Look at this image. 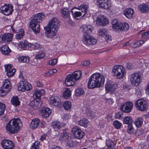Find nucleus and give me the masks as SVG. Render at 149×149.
<instances>
[{
    "label": "nucleus",
    "instance_id": "obj_1",
    "mask_svg": "<svg viewBox=\"0 0 149 149\" xmlns=\"http://www.w3.org/2000/svg\"><path fill=\"white\" fill-rule=\"evenodd\" d=\"M105 81V77L102 74L99 73L93 74L89 79L88 87L89 88L93 89L100 87L103 86Z\"/></svg>",
    "mask_w": 149,
    "mask_h": 149
},
{
    "label": "nucleus",
    "instance_id": "obj_2",
    "mask_svg": "<svg viewBox=\"0 0 149 149\" xmlns=\"http://www.w3.org/2000/svg\"><path fill=\"white\" fill-rule=\"evenodd\" d=\"M45 15L42 13L36 15L30 22L29 26L31 29L35 33H39L40 31V26L38 22H40L45 17Z\"/></svg>",
    "mask_w": 149,
    "mask_h": 149
},
{
    "label": "nucleus",
    "instance_id": "obj_3",
    "mask_svg": "<svg viewBox=\"0 0 149 149\" xmlns=\"http://www.w3.org/2000/svg\"><path fill=\"white\" fill-rule=\"evenodd\" d=\"M21 123L19 118H15L10 120L6 126V132L11 134L17 133L19 128V123Z\"/></svg>",
    "mask_w": 149,
    "mask_h": 149
},
{
    "label": "nucleus",
    "instance_id": "obj_4",
    "mask_svg": "<svg viewBox=\"0 0 149 149\" xmlns=\"http://www.w3.org/2000/svg\"><path fill=\"white\" fill-rule=\"evenodd\" d=\"M81 71H77L74 72L72 74L67 75L65 79V85L68 86L74 85L76 84L75 81L81 78Z\"/></svg>",
    "mask_w": 149,
    "mask_h": 149
},
{
    "label": "nucleus",
    "instance_id": "obj_5",
    "mask_svg": "<svg viewBox=\"0 0 149 149\" xmlns=\"http://www.w3.org/2000/svg\"><path fill=\"white\" fill-rule=\"evenodd\" d=\"M113 30L116 32L126 31L129 28V26L127 23L119 22L116 19H113L111 22Z\"/></svg>",
    "mask_w": 149,
    "mask_h": 149
},
{
    "label": "nucleus",
    "instance_id": "obj_6",
    "mask_svg": "<svg viewBox=\"0 0 149 149\" xmlns=\"http://www.w3.org/2000/svg\"><path fill=\"white\" fill-rule=\"evenodd\" d=\"M114 76L117 79L122 78L125 73V69L122 65H115L112 69Z\"/></svg>",
    "mask_w": 149,
    "mask_h": 149
},
{
    "label": "nucleus",
    "instance_id": "obj_7",
    "mask_svg": "<svg viewBox=\"0 0 149 149\" xmlns=\"http://www.w3.org/2000/svg\"><path fill=\"white\" fill-rule=\"evenodd\" d=\"M130 79L132 86H137L141 82V74L139 72L134 73L130 75Z\"/></svg>",
    "mask_w": 149,
    "mask_h": 149
},
{
    "label": "nucleus",
    "instance_id": "obj_8",
    "mask_svg": "<svg viewBox=\"0 0 149 149\" xmlns=\"http://www.w3.org/2000/svg\"><path fill=\"white\" fill-rule=\"evenodd\" d=\"M68 130L65 129L63 130V134L61 135L59 138V140L61 141L67 142V145L70 147L72 146V142L71 140V135L68 132Z\"/></svg>",
    "mask_w": 149,
    "mask_h": 149
},
{
    "label": "nucleus",
    "instance_id": "obj_9",
    "mask_svg": "<svg viewBox=\"0 0 149 149\" xmlns=\"http://www.w3.org/2000/svg\"><path fill=\"white\" fill-rule=\"evenodd\" d=\"M135 105L137 109L142 111L145 110L147 107L146 101L141 99L137 100L135 102Z\"/></svg>",
    "mask_w": 149,
    "mask_h": 149
},
{
    "label": "nucleus",
    "instance_id": "obj_10",
    "mask_svg": "<svg viewBox=\"0 0 149 149\" xmlns=\"http://www.w3.org/2000/svg\"><path fill=\"white\" fill-rule=\"evenodd\" d=\"M97 4L100 8L108 10L112 7V3L108 0H97Z\"/></svg>",
    "mask_w": 149,
    "mask_h": 149
},
{
    "label": "nucleus",
    "instance_id": "obj_11",
    "mask_svg": "<svg viewBox=\"0 0 149 149\" xmlns=\"http://www.w3.org/2000/svg\"><path fill=\"white\" fill-rule=\"evenodd\" d=\"M72 132L75 138L78 139L82 138L84 135V132L77 126L74 127L72 129Z\"/></svg>",
    "mask_w": 149,
    "mask_h": 149
},
{
    "label": "nucleus",
    "instance_id": "obj_12",
    "mask_svg": "<svg viewBox=\"0 0 149 149\" xmlns=\"http://www.w3.org/2000/svg\"><path fill=\"white\" fill-rule=\"evenodd\" d=\"M59 25V21L56 17H53L50 19L49 22L47 26L45 28H51L57 29V27Z\"/></svg>",
    "mask_w": 149,
    "mask_h": 149
},
{
    "label": "nucleus",
    "instance_id": "obj_13",
    "mask_svg": "<svg viewBox=\"0 0 149 149\" xmlns=\"http://www.w3.org/2000/svg\"><path fill=\"white\" fill-rule=\"evenodd\" d=\"M0 10L2 13L8 16L11 14L13 11V6L11 4L5 5L0 8Z\"/></svg>",
    "mask_w": 149,
    "mask_h": 149
},
{
    "label": "nucleus",
    "instance_id": "obj_14",
    "mask_svg": "<svg viewBox=\"0 0 149 149\" xmlns=\"http://www.w3.org/2000/svg\"><path fill=\"white\" fill-rule=\"evenodd\" d=\"M82 41L86 45H94L96 43L97 40L89 35L84 36Z\"/></svg>",
    "mask_w": 149,
    "mask_h": 149
},
{
    "label": "nucleus",
    "instance_id": "obj_15",
    "mask_svg": "<svg viewBox=\"0 0 149 149\" xmlns=\"http://www.w3.org/2000/svg\"><path fill=\"white\" fill-rule=\"evenodd\" d=\"M96 22L97 24L102 26H104L109 23L107 18L102 15H98L97 17Z\"/></svg>",
    "mask_w": 149,
    "mask_h": 149
},
{
    "label": "nucleus",
    "instance_id": "obj_16",
    "mask_svg": "<svg viewBox=\"0 0 149 149\" xmlns=\"http://www.w3.org/2000/svg\"><path fill=\"white\" fill-rule=\"evenodd\" d=\"M1 145L4 149H13L14 144L11 141L7 139H3L1 141Z\"/></svg>",
    "mask_w": 149,
    "mask_h": 149
},
{
    "label": "nucleus",
    "instance_id": "obj_17",
    "mask_svg": "<svg viewBox=\"0 0 149 149\" xmlns=\"http://www.w3.org/2000/svg\"><path fill=\"white\" fill-rule=\"evenodd\" d=\"M49 104L52 106L58 107L61 105V101L58 96L53 95L50 98Z\"/></svg>",
    "mask_w": 149,
    "mask_h": 149
},
{
    "label": "nucleus",
    "instance_id": "obj_18",
    "mask_svg": "<svg viewBox=\"0 0 149 149\" xmlns=\"http://www.w3.org/2000/svg\"><path fill=\"white\" fill-rule=\"evenodd\" d=\"M133 104L132 103L128 102L122 104L120 106V109L125 113L130 112L132 109Z\"/></svg>",
    "mask_w": 149,
    "mask_h": 149
},
{
    "label": "nucleus",
    "instance_id": "obj_19",
    "mask_svg": "<svg viewBox=\"0 0 149 149\" xmlns=\"http://www.w3.org/2000/svg\"><path fill=\"white\" fill-rule=\"evenodd\" d=\"M13 35L10 33H5L0 35V43L3 42L9 43L12 41Z\"/></svg>",
    "mask_w": 149,
    "mask_h": 149
},
{
    "label": "nucleus",
    "instance_id": "obj_20",
    "mask_svg": "<svg viewBox=\"0 0 149 149\" xmlns=\"http://www.w3.org/2000/svg\"><path fill=\"white\" fill-rule=\"evenodd\" d=\"M45 34L48 38H52L56 35L57 29L51 28H45Z\"/></svg>",
    "mask_w": 149,
    "mask_h": 149
},
{
    "label": "nucleus",
    "instance_id": "obj_21",
    "mask_svg": "<svg viewBox=\"0 0 149 149\" xmlns=\"http://www.w3.org/2000/svg\"><path fill=\"white\" fill-rule=\"evenodd\" d=\"M81 29L82 32H83L84 36L89 35V33L91 32L93 29L91 25H83Z\"/></svg>",
    "mask_w": 149,
    "mask_h": 149
},
{
    "label": "nucleus",
    "instance_id": "obj_22",
    "mask_svg": "<svg viewBox=\"0 0 149 149\" xmlns=\"http://www.w3.org/2000/svg\"><path fill=\"white\" fill-rule=\"evenodd\" d=\"M51 112V111L49 108L43 107L41 110L40 115L43 118H46L49 116Z\"/></svg>",
    "mask_w": 149,
    "mask_h": 149
},
{
    "label": "nucleus",
    "instance_id": "obj_23",
    "mask_svg": "<svg viewBox=\"0 0 149 149\" xmlns=\"http://www.w3.org/2000/svg\"><path fill=\"white\" fill-rule=\"evenodd\" d=\"M138 8L139 10L142 13H146L149 11V6L145 3L140 5Z\"/></svg>",
    "mask_w": 149,
    "mask_h": 149
},
{
    "label": "nucleus",
    "instance_id": "obj_24",
    "mask_svg": "<svg viewBox=\"0 0 149 149\" xmlns=\"http://www.w3.org/2000/svg\"><path fill=\"white\" fill-rule=\"evenodd\" d=\"M134 10L132 8H127L124 11L125 15L128 18H131L132 16L134 13Z\"/></svg>",
    "mask_w": 149,
    "mask_h": 149
},
{
    "label": "nucleus",
    "instance_id": "obj_25",
    "mask_svg": "<svg viewBox=\"0 0 149 149\" xmlns=\"http://www.w3.org/2000/svg\"><path fill=\"white\" fill-rule=\"evenodd\" d=\"M45 93V91L43 89L39 90H36L33 93V97L34 99H39L41 95L44 94Z\"/></svg>",
    "mask_w": 149,
    "mask_h": 149
},
{
    "label": "nucleus",
    "instance_id": "obj_26",
    "mask_svg": "<svg viewBox=\"0 0 149 149\" xmlns=\"http://www.w3.org/2000/svg\"><path fill=\"white\" fill-rule=\"evenodd\" d=\"M117 86L116 84H113L110 83L106 84L105 85V89L107 91L113 92L116 88Z\"/></svg>",
    "mask_w": 149,
    "mask_h": 149
},
{
    "label": "nucleus",
    "instance_id": "obj_27",
    "mask_svg": "<svg viewBox=\"0 0 149 149\" xmlns=\"http://www.w3.org/2000/svg\"><path fill=\"white\" fill-rule=\"evenodd\" d=\"M40 120L38 118H34L32 120L30 125V127L32 129L37 128L39 125Z\"/></svg>",
    "mask_w": 149,
    "mask_h": 149
},
{
    "label": "nucleus",
    "instance_id": "obj_28",
    "mask_svg": "<svg viewBox=\"0 0 149 149\" xmlns=\"http://www.w3.org/2000/svg\"><path fill=\"white\" fill-rule=\"evenodd\" d=\"M11 87L10 81L8 79H6L4 80L2 87L7 90H8V91H10Z\"/></svg>",
    "mask_w": 149,
    "mask_h": 149
},
{
    "label": "nucleus",
    "instance_id": "obj_29",
    "mask_svg": "<svg viewBox=\"0 0 149 149\" xmlns=\"http://www.w3.org/2000/svg\"><path fill=\"white\" fill-rule=\"evenodd\" d=\"M0 49L2 53L4 55L8 54L11 51L8 45H3Z\"/></svg>",
    "mask_w": 149,
    "mask_h": 149
},
{
    "label": "nucleus",
    "instance_id": "obj_30",
    "mask_svg": "<svg viewBox=\"0 0 149 149\" xmlns=\"http://www.w3.org/2000/svg\"><path fill=\"white\" fill-rule=\"evenodd\" d=\"M31 46L30 43H29L27 41H25L24 42H20L19 44V47L24 50L30 47Z\"/></svg>",
    "mask_w": 149,
    "mask_h": 149
},
{
    "label": "nucleus",
    "instance_id": "obj_31",
    "mask_svg": "<svg viewBox=\"0 0 149 149\" xmlns=\"http://www.w3.org/2000/svg\"><path fill=\"white\" fill-rule=\"evenodd\" d=\"M52 126L55 131H57L61 127V123L58 121H55L52 122Z\"/></svg>",
    "mask_w": 149,
    "mask_h": 149
},
{
    "label": "nucleus",
    "instance_id": "obj_32",
    "mask_svg": "<svg viewBox=\"0 0 149 149\" xmlns=\"http://www.w3.org/2000/svg\"><path fill=\"white\" fill-rule=\"evenodd\" d=\"M61 14L62 17L64 19L68 17L70 15V12L68 8H64L61 10Z\"/></svg>",
    "mask_w": 149,
    "mask_h": 149
},
{
    "label": "nucleus",
    "instance_id": "obj_33",
    "mask_svg": "<svg viewBox=\"0 0 149 149\" xmlns=\"http://www.w3.org/2000/svg\"><path fill=\"white\" fill-rule=\"evenodd\" d=\"M78 9L81 12L82 16H84L87 11V6L85 4L81 5L79 7Z\"/></svg>",
    "mask_w": 149,
    "mask_h": 149
},
{
    "label": "nucleus",
    "instance_id": "obj_34",
    "mask_svg": "<svg viewBox=\"0 0 149 149\" xmlns=\"http://www.w3.org/2000/svg\"><path fill=\"white\" fill-rule=\"evenodd\" d=\"M11 103L14 106H16L19 105L20 102L17 97H13L11 100Z\"/></svg>",
    "mask_w": 149,
    "mask_h": 149
},
{
    "label": "nucleus",
    "instance_id": "obj_35",
    "mask_svg": "<svg viewBox=\"0 0 149 149\" xmlns=\"http://www.w3.org/2000/svg\"><path fill=\"white\" fill-rule=\"evenodd\" d=\"M107 34V30L104 28H100L98 30V35L102 37L104 36Z\"/></svg>",
    "mask_w": 149,
    "mask_h": 149
},
{
    "label": "nucleus",
    "instance_id": "obj_36",
    "mask_svg": "<svg viewBox=\"0 0 149 149\" xmlns=\"http://www.w3.org/2000/svg\"><path fill=\"white\" fill-rule=\"evenodd\" d=\"M71 94V92L70 90L68 88H66L64 91L63 95L65 98L68 99L70 97Z\"/></svg>",
    "mask_w": 149,
    "mask_h": 149
},
{
    "label": "nucleus",
    "instance_id": "obj_37",
    "mask_svg": "<svg viewBox=\"0 0 149 149\" xmlns=\"http://www.w3.org/2000/svg\"><path fill=\"white\" fill-rule=\"evenodd\" d=\"M24 31L23 29H20L18 30V34L15 36V38L17 39H21L24 35Z\"/></svg>",
    "mask_w": 149,
    "mask_h": 149
},
{
    "label": "nucleus",
    "instance_id": "obj_38",
    "mask_svg": "<svg viewBox=\"0 0 149 149\" xmlns=\"http://www.w3.org/2000/svg\"><path fill=\"white\" fill-rule=\"evenodd\" d=\"M133 120L131 117L126 116L124 118L123 120V123L128 124V125L132 124Z\"/></svg>",
    "mask_w": 149,
    "mask_h": 149
},
{
    "label": "nucleus",
    "instance_id": "obj_39",
    "mask_svg": "<svg viewBox=\"0 0 149 149\" xmlns=\"http://www.w3.org/2000/svg\"><path fill=\"white\" fill-rule=\"evenodd\" d=\"M143 40H140L134 42L132 45V46L133 48H135L141 46L144 42Z\"/></svg>",
    "mask_w": 149,
    "mask_h": 149
},
{
    "label": "nucleus",
    "instance_id": "obj_40",
    "mask_svg": "<svg viewBox=\"0 0 149 149\" xmlns=\"http://www.w3.org/2000/svg\"><path fill=\"white\" fill-rule=\"evenodd\" d=\"M78 123V124L80 126L86 127H87L88 121L86 119H83L79 121Z\"/></svg>",
    "mask_w": 149,
    "mask_h": 149
},
{
    "label": "nucleus",
    "instance_id": "obj_41",
    "mask_svg": "<svg viewBox=\"0 0 149 149\" xmlns=\"http://www.w3.org/2000/svg\"><path fill=\"white\" fill-rule=\"evenodd\" d=\"M19 61L21 62L27 63L29 61V58L28 56H23L18 58Z\"/></svg>",
    "mask_w": 149,
    "mask_h": 149
},
{
    "label": "nucleus",
    "instance_id": "obj_42",
    "mask_svg": "<svg viewBox=\"0 0 149 149\" xmlns=\"http://www.w3.org/2000/svg\"><path fill=\"white\" fill-rule=\"evenodd\" d=\"M143 123V119L141 118H137L134 122V123L137 127H140Z\"/></svg>",
    "mask_w": 149,
    "mask_h": 149
},
{
    "label": "nucleus",
    "instance_id": "obj_43",
    "mask_svg": "<svg viewBox=\"0 0 149 149\" xmlns=\"http://www.w3.org/2000/svg\"><path fill=\"white\" fill-rule=\"evenodd\" d=\"M106 144L108 147L111 149H114L115 144L111 140H108L106 141Z\"/></svg>",
    "mask_w": 149,
    "mask_h": 149
},
{
    "label": "nucleus",
    "instance_id": "obj_44",
    "mask_svg": "<svg viewBox=\"0 0 149 149\" xmlns=\"http://www.w3.org/2000/svg\"><path fill=\"white\" fill-rule=\"evenodd\" d=\"M63 107L65 110H68L71 107V103L70 102L68 101H65L63 104Z\"/></svg>",
    "mask_w": 149,
    "mask_h": 149
},
{
    "label": "nucleus",
    "instance_id": "obj_45",
    "mask_svg": "<svg viewBox=\"0 0 149 149\" xmlns=\"http://www.w3.org/2000/svg\"><path fill=\"white\" fill-rule=\"evenodd\" d=\"M18 89L19 91L22 92L24 91V82L21 81L18 84Z\"/></svg>",
    "mask_w": 149,
    "mask_h": 149
},
{
    "label": "nucleus",
    "instance_id": "obj_46",
    "mask_svg": "<svg viewBox=\"0 0 149 149\" xmlns=\"http://www.w3.org/2000/svg\"><path fill=\"white\" fill-rule=\"evenodd\" d=\"M75 92L76 96H79L84 93V91L82 88H79L75 90Z\"/></svg>",
    "mask_w": 149,
    "mask_h": 149
},
{
    "label": "nucleus",
    "instance_id": "obj_47",
    "mask_svg": "<svg viewBox=\"0 0 149 149\" xmlns=\"http://www.w3.org/2000/svg\"><path fill=\"white\" fill-rule=\"evenodd\" d=\"M73 10L74 8H73L71 10V13H72V14L74 17L76 18L80 16H81V17H83L82 16V15L81 12L80 11H75L74 13L73 12Z\"/></svg>",
    "mask_w": 149,
    "mask_h": 149
},
{
    "label": "nucleus",
    "instance_id": "obj_48",
    "mask_svg": "<svg viewBox=\"0 0 149 149\" xmlns=\"http://www.w3.org/2000/svg\"><path fill=\"white\" fill-rule=\"evenodd\" d=\"M30 44L31 46L30 47H32L35 49H39L40 48V44L37 42H34L33 43H30Z\"/></svg>",
    "mask_w": 149,
    "mask_h": 149
},
{
    "label": "nucleus",
    "instance_id": "obj_49",
    "mask_svg": "<svg viewBox=\"0 0 149 149\" xmlns=\"http://www.w3.org/2000/svg\"><path fill=\"white\" fill-rule=\"evenodd\" d=\"M9 92L8 90L5 89L1 87L0 89V96L2 97L5 96Z\"/></svg>",
    "mask_w": 149,
    "mask_h": 149
},
{
    "label": "nucleus",
    "instance_id": "obj_50",
    "mask_svg": "<svg viewBox=\"0 0 149 149\" xmlns=\"http://www.w3.org/2000/svg\"><path fill=\"white\" fill-rule=\"evenodd\" d=\"M40 145V142L36 141L32 146L30 149H38Z\"/></svg>",
    "mask_w": 149,
    "mask_h": 149
},
{
    "label": "nucleus",
    "instance_id": "obj_51",
    "mask_svg": "<svg viewBox=\"0 0 149 149\" xmlns=\"http://www.w3.org/2000/svg\"><path fill=\"white\" fill-rule=\"evenodd\" d=\"M134 129L132 126V124L129 125L127 126V132L129 134H133Z\"/></svg>",
    "mask_w": 149,
    "mask_h": 149
},
{
    "label": "nucleus",
    "instance_id": "obj_52",
    "mask_svg": "<svg viewBox=\"0 0 149 149\" xmlns=\"http://www.w3.org/2000/svg\"><path fill=\"white\" fill-rule=\"evenodd\" d=\"M16 71V69H11L7 72V74L8 77H11L13 76Z\"/></svg>",
    "mask_w": 149,
    "mask_h": 149
},
{
    "label": "nucleus",
    "instance_id": "obj_53",
    "mask_svg": "<svg viewBox=\"0 0 149 149\" xmlns=\"http://www.w3.org/2000/svg\"><path fill=\"white\" fill-rule=\"evenodd\" d=\"M144 133V131L142 129H140L137 130L135 133L136 136H141Z\"/></svg>",
    "mask_w": 149,
    "mask_h": 149
},
{
    "label": "nucleus",
    "instance_id": "obj_54",
    "mask_svg": "<svg viewBox=\"0 0 149 149\" xmlns=\"http://www.w3.org/2000/svg\"><path fill=\"white\" fill-rule=\"evenodd\" d=\"M113 125L115 128L118 129L120 128L121 123L118 120H115L113 122Z\"/></svg>",
    "mask_w": 149,
    "mask_h": 149
},
{
    "label": "nucleus",
    "instance_id": "obj_55",
    "mask_svg": "<svg viewBox=\"0 0 149 149\" xmlns=\"http://www.w3.org/2000/svg\"><path fill=\"white\" fill-rule=\"evenodd\" d=\"M24 91H29L32 88V86L30 84L27 82H24Z\"/></svg>",
    "mask_w": 149,
    "mask_h": 149
},
{
    "label": "nucleus",
    "instance_id": "obj_56",
    "mask_svg": "<svg viewBox=\"0 0 149 149\" xmlns=\"http://www.w3.org/2000/svg\"><path fill=\"white\" fill-rule=\"evenodd\" d=\"M5 109V105L2 103H0V116L3 114Z\"/></svg>",
    "mask_w": 149,
    "mask_h": 149
},
{
    "label": "nucleus",
    "instance_id": "obj_57",
    "mask_svg": "<svg viewBox=\"0 0 149 149\" xmlns=\"http://www.w3.org/2000/svg\"><path fill=\"white\" fill-rule=\"evenodd\" d=\"M41 102L40 100L38 101L36 100L34 109H36L40 108L41 106Z\"/></svg>",
    "mask_w": 149,
    "mask_h": 149
},
{
    "label": "nucleus",
    "instance_id": "obj_58",
    "mask_svg": "<svg viewBox=\"0 0 149 149\" xmlns=\"http://www.w3.org/2000/svg\"><path fill=\"white\" fill-rule=\"evenodd\" d=\"M57 62V59H53L50 60L47 63V65H50L53 66L55 65Z\"/></svg>",
    "mask_w": 149,
    "mask_h": 149
},
{
    "label": "nucleus",
    "instance_id": "obj_59",
    "mask_svg": "<svg viewBox=\"0 0 149 149\" xmlns=\"http://www.w3.org/2000/svg\"><path fill=\"white\" fill-rule=\"evenodd\" d=\"M45 55L44 52L39 53L36 55L35 57L36 59H39L44 57Z\"/></svg>",
    "mask_w": 149,
    "mask_h": 149
},
{
    "label": "nucleus",
    "instance_id": "obj_60",
    "mask_svg": "<svg viewBox=\"0 0 149 149\" xmlns=\"http://www.w3.org/2000/svg\"><path fill=\"white\" fill-rule=\"evenodd\" d=\"M123 113L122 112L116 113L115 115V118L117 119H120L122 118Z\"/></svg>",
    "mask_w": 149,
    "mask_h": 149
},
{
    "label": "nucleus",
    "instance_id": "obj_61",
    "mask_svg": "<svg viewBox=\"0 0 149 149\" xmlns=\"http://www.w3.org/2000/svg\"><path fill=\"white\" fill-rule=\"evenodd\" d=\"M87 116L88 117H93L94 116V112L89 110H87L86 112Z\"/></svg>",
    "mask_w": 149,
    "mask_h": 149
},
{
    "label": "nucleus",
    "instance_id": "obj_62",
    "mask_svg": "<svg viewBox=\"0 0 149 149\" xmlns=\"http://www.w3.org/2000/svg\"><path fill=\"white\" fill-rule=\"evenodd\" d=\"M142 38H146V39L149 37V31L145 32L142 34Z\"/></svg>",
    "mask_w": 149,
    "mask_h": 149
},
{
    "label": "nucleus",
    "instance_id": "obj_63",
    "mask_svg": "<svg viewBox=\"0 0 149 149\" xmlns=\"http://www.w3.org/2000/svg\"><path fill=\"white\" fill-rule=\"evenodd\" d=\"M5 71L7 72L8 71L11 70L12 65L11 64L6 65L5 66Z\"/></svg>",
    "mask_w": 149,
    "mask_h": 149
},
{
    "label": "nucleus",
    "instance_id": "obj_64",
    "mask_svg": "<svg viewBox=\"0 0 149 149\" xmlns=\"http://www.w3.org/2000/svg\"><path fill=\"white\" fill-rule=\"evenodd\" d=\"M90 62L89 61H86L82 63V64L83 65L85 66H88L90 64Z\"/></svg>",
    "mask_w": 149,
    "mask_h": 149
}]
</instances>
